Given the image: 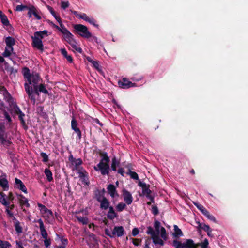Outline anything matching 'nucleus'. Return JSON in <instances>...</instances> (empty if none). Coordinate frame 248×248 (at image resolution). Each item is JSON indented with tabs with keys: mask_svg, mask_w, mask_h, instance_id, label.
I'll list each match as a JSON object with an SVG mask.
<instances>
[{
	"mask_svg": "<svg viewBox=\"0 0 248 248\" xmlns=\"http://www.w3.org/2000/svg\"><path fill=\"white\" fill-rule=\"evenodd\" d=\"M23 74L24 78L27 79V82L24 84L25 91L27 94L30 95V85L32 84V86H37L42 78L39 73L36 72H32L31 73L30 69L27 67L23 68Z\"/></svg>",
	"mask_w": 248,
	"mask_h": 248,
	"instance_id": "nucleus-1",
	"label": "nucleus"
},
{
	"mask_svg": "<svg viewBox=\"0 0 248 248\" xmlns=\"http://www.w3.org/2000/svg\"><path fill=\"white\" fill-rule=\"evenodd\" d=\"M98 154L101 157L98 164L93 167V169L96 171H100L103 176H109L110 168L109 166L110 158L108 153L101 150L98 151Z\"/></svg>",
	"mask_w": 248,
	"mask_h": 248,
	"instance_id": "nucleus-2",
	"label": "nucleus"
},
{
	"mask_svg": "<svg viewBox=\"0 0 248 248\" xmlns=\"http://www.w3.org/2000/svg\"><path fill=\"white\" fill-rule=\"evenodd\" d=\"M74 32L78 34L80 36L89 39L92 37V33L89 31L88 28L82 24H78L73 25Z\"/></svg>",
	"mask_w": 248,
	"mask_h": 248,
	"instance_id": "nucleus-3",
	"label": "nucleus"
},
{
	"mask_svg": "<svg viewBox=\"0 0 248 248\" xmlns=\"http://www.w3.org/2000/svg\"><path fill=\"white\" fill-rule=\"evenodd\" d=\"M172 246L175 248H196L195 243L191 239H186L185 241L183 243L177 239H175L172 242Z\"/></svg>",
	"mask_w": 248,
	"mask_h": 248,
	"instance_id": "nucleus-4",
	"label": "nucleus"
},
{
	"mask_svg": "<svg viewBox=\"0 0 248 248\" xmlns=\"http://www.w3.org/2000/svg\"><path fill=\"white\" fill-rule=\"evenodd\" d=\"M197 208L207 218L211 221L217 223V220L215 217L210 214L209 211L202 205L198 204H194Z\"/></svg>",
	"mask_w": 248,
	"mask_h": 248,
	"instance_id": "nucleus-5",
	"label": "nucleus"
},
{
	"mask_svg": "<svg viewBox=\"0 0 248 248\" xmlns=\"http://www.w3.org/2000/svg\"><path fill=\"white\" fill-rule=\"evenodd\" d=\"M30 91H31V94H28L29 98L31 100L33 104L36 102L35 95L39 96L40 91H38V85L37 86L30 87Z\"/></svg>",
	"mask_w": 248,
	"mask_h": 248,
	"instance_id": "nucleus-6",
	"label": "nucleus"
},
{
	"mask_svg": "<svg viewBox=\"0 0 248 248\" xmlns=\"http://www.w3.org/2000/svg\"><path fill=\"white\" fill-rule=\"evenodd\" d=\"M119 87L123 89H128L131 87H135L136 84L129 81L126 78H124L118 82Z\"/></svg>",
	"mask_w": 248,
	"mask_h": 248,
	"instance_id": "nucleus-7",
	"label": "nucleus"
},
{
	"mask_svg": "<svg viewBox=\"0 0 248 248\" xmlns=\"http://www.w3.org/2000/svg\"><path fill=\"white\" fill-rule=\"evenodd\" d=\"M32 39V46L33 47L37 48V49L42 51L43 50V45L42 40L40 38L36 37L31 36Z\"/></svg>",
	"mask_w": 248,
	"mask_h": 248,
	"instance_id": "nucleus-8",
	"label": "nucleus"
},
{
	"mask_svg": "<svg viewBox=\"0 0 248 248\" xmlns=\"http://www.w3.org/2000/svg\"><path fill=\"white\" fill-rule=\"evenodd\" d=\"M15 187L19 189L20 190L23 192L24 193H27V189L24 184V183L22 182V181L17 178H15Z\"/></svg>",
	"mask_w": 248,
	"mask_h": 248,
	"instance_id": "nucleus-9",
	"label": "nucleus"
},
{
	"mask_svg": "<svg viewBox=\"0 0 248 248\" xmlns=\"http://www.w3.org/2000/svg\"><path fill=\"white\" fill-rule=\"evenodd\" d=\"M138 186L142 188V192L146 197L151 194L152 191L150 189V185L139 181Z\"/></svg>",
	"mask_w": 248,
	"mask_h": 248,
	"instance_id": "nucleus-10",
	"label": "nucleus"
},
{
	"mask_svg": "<svg viewBox=\"0 0 248 248\" xmlns=\"http://www.w3.org/2000/svg\"><path fill=\"white\" fill-rule=\"evenodd\" d=\"M124 200L127 205H130L133 201V197L131 194L127 190L124 189L122 191Z\"/></svg>",
	"mask_w": 248,
	"mask_h": 248,
	"instance_id": "nucleus-11",
	"label": "nucleus"
},
{
	"mask_svg": "<svg viewBox=\"0 0 248 248\" xmlns=\"http://www.w3.org/2000/svg\"><path fill=\"white\" fill-rule=\"evenodd\" d=\"M108 193L112 198L118 197L119 194L117 192L116 187L113 184H109L107 187Z\"/></svg>",
	"mask_w": 248,
	"mask_h": 248,
	"instance_id": "nucleus-12",
	"label": "nucleus"
},
{
	"mask_svg": "<svg viewBox=\"0 0 248 248\" xmlns=\"http://www.w3.org/2000/svg\"><path fill=\"white\" fill-rule=\"evenodd\" d=\"M36 222L39 224V229L42 237L44 239L47 238L48 237V233L45 228L42 220L41 219H39Z\"/></svg>",
	"mask_w": 248,
	"mask_h": 248,
	"instance_id": "nucleus-13",
	"label": "nucleus"
},
{
	"mask_svg": "<svg viewBox=\"0 0 248 248\" xmlns=\"http://www.w3.org/2000/svg\"><path fill=\"white\" fill-rule=\"evenodd\" d=\"M18 200L22 208L23 206H26L27 208L30 207V205L28 202V200L22 194L18 195Z\"/></svg>",
	"mask_w": 248,
	"mask_h": 248,
	"instance_id": "nucleus-14",
	"label": "nucleus"
},
{
	"mask_svg": "<svg viewBox=\"0 0 248 248\" xmlns=\"http://www.w3.org/2000/svg\"><path fill=\"white\" fill-rule=\"evenodd\" d=\"M124 229L123 226H115L112 232L113 236L117 235L118 237H121L124 234Z\"/></svg>",
	"mask_w": 248,
	"mask_h": 248,
	"instance_id": "nucleus-15",
	"label": "nucleus"
},
{
	"mask_svg": "<svg viewBox=\"0 0 248 248\" xmlns=\"http://www.w3.org/2000/svg\"><path fill=\"white\" fill-rule=\"evenodd\" d=\"M63 34V38L68 43H70L71 41L74 39V35L67 30H64V31L62 32Z\"/></svg>",
	"mask_w": 248,
	"mask_h": 248,
	"instance_id": "nucleus-16",
	"label": "nucleus"
},
{
	"mask_svg": "<svg viewBox=\"0 0 248 248\" xmlns=\"http://www.w3.org/2000/svg\"><path fill=\"white\" fill-rule=\"evenodd\" d=\"M7 137V135L3 136L0 134V142L5 147H8L12 144V141L6 139Z\"/></svg>",
	"mask_w": 248,
	"mask_h": 248,
	"instance_id": "nucleus-17",
	"label": "nucleus"
},
{
	"mask_svg": "<svg viewBox=\"0 0 248 248\" xmlns=\"http://www.w3.org/2000/svg\"><path fill=\"white\" fill-rule=\"evenodd\" d=\"M120 165V160L117 159L115 156H114L112 158V162L111 165L110 170L116 171L117 170V168L119 167Z\"/></svg>",
	"mask_w": 248,
	"mask_h": 248,
	"instance_id": "nucleus-18",
	"label": "nucleus"
},
{
	"mask_svg": "<svg viewBox=\"0 0 248 248\" xmlns=\"http://www.w3.org/2000/svg\"><path fill=\"white\" fill-rule=\"evenodd\" d=\"M99 202L100 203V208L101 209L107 210L110 205V202L106 198H103Z\"/></svg>",
	"mask_w": 248,
	"mask_h": 248,
	"instance_id": "nucleus-19",
	"label": "nucleus"
},
{
	"mask_svg": "<svg viewBox=\"0 0 248 248\" xmlns=\"http://www.w3.org/2000/svg\"><path fill=\"white\" fill-rule=\"evenodd\" d=\"M174 232L173 233V237L178 238L183 235L182 231L176 225H174Z\"/></svg>",
	"mask_w": 248,
	"mask_h": 248,
	"instance_id": "nucleus-20",
	"label": "nucleus"
},
{
	"mask_svg": "<svg viewBox=\"0 0 248 248\" xmlns=\"http://www.w3.org/2000/svg\"><path fill=\"white\" fill-rule=\"evenodd\" d=\"M38 206L40 208V210L41 211H42L44 213L47 214L48 216H52L53 212L51 210L48 209L46 208L45 205L38 203Z\"/></svg>",
	"mask_w": 248,
	"mask_h": 248,
	"instance_id": "nucleus-21",
	"label": "nucleus"
},
{
	"mask_svg": "<svg viewBox=\"0 0 248 248\" xmlns=\"http://www.w3.org/2000/svg\"><path fill=\"white\" fill-rule=\"evenodd\" d=\"M61 52L64 58H65L67 61L72 63L73 62V58L71 55H68L67 54V52L65 48H62L61 49Z\"/></svg>",
	"mask_w": 248,
	"mask_h": 248,
	"instance_id": "nucleus-22",
	"label": "nucleus"
},
{
	"mask_svg": "<svg viewBox=\"0 0 248 248\" xmlns=\"http://www.w3.org/2000/svg\"><path fill=\"white\" fill-rule=\"evenodd\" d=\"M59 21H58L60 24V27L58 25L53 24V27L56 29H57L58 30L60 31L61 32H63L64 31V30H67V29L65 27L64 25L62 23V20L60 19V20H59Z\"/></svg>",
	"mask_w": 248,
	"mask_h": 248,
	"instance_id": "nucleus-23",
	"label": "nucleus"
},
{
	"mask_svg": "<svg viewBox=\"0 0 248 248\" xmlns=\"http://www.w3.org/2000/svg\"><path fill=\"white\" fill-rule=\"evenodd\" d=\"M158 234H157L154 237H153L152 239H153V243L155 245L159 244L160 246H163L164 245V242L163 241V240H162L161 239H160L159 238V237L158 236Z\"/></svg>",
	"mask_w": 248,
	"mask_h": 248,
	"instance_id": "nucleus-24",
	"label": "nucleus"
},
{
	"mask_svg": "<svg viewBox=\"0 0 248 248\" xmlns=\"http://www.w3.org/2000/svg\"><path fill=\"white\" fill-rule=\"evenodd\" d=\"M70 44L73 48H74L77 52L81 53L82 52V49L81 47H78L76 45V42L75 39H73V41H71L70 43H68Z\"/></svg>",
	"mask_w": 248,
	"mask_h": 248,
	"instance_id": "nucleus-25",
	"label": "nucleus"
},
{
	"mask_svg": "<svg viewBox=\"0 0 248 248\" xmlns=\"http://www.w3.org/2000/svg\"><path fill=\"white\" fill-rule=\"evenodd\" d=\"M94 198L96 200L97 202H100L101 201L103 198H106L105 196L103 195L100 193L99 192V190L97 189L94 191Z\"/></svg>",
	"mask_w": 248,
	"mask_h": 248,
	"instance_id": "nucleus-26",
	"label": "nucleus"
},
{
	"mask_svg": "<svg viewBox=\"0 0 248 248\" xmlns=\"http://www.w3.org/2000/svg\"><path fill=\"white\" fill-rule=\"evenodd\" d=\"M76 218L78 222L82 223L83 225H87L89 222L88 218L87 217L77 216Z\"/></svg>",
	"mask_w": 248,
	"mask_h": 248,
	"instance_id": "nucleus-27",
	"label": "nucleus"
},
{
	"mask_svg": "<svg viewBox=\"0 0 248 248\" xmlns=\"http://www.w3.org/2000/svg\"><path fill=\"white\" fill-rule=\"evenodd\" d=\"M45 174L47 177V179L49 182H51L53 178L52 177V173L49 169H45L44 171Z\"/></svg>",
	"mask_w": 248,
	"mask_h": 248,
	"instance_id": "nucleus-28",
	"label": "nucleus"
},
{
	"mask_svg": "<svg viewBox=\"0 0 248 248\" xmlns=\"http://www.w3.org/2000/svg\"><path fill=\"white\" fill-rule=\"evenodd\" d=\"M47 8L52 15L53 16V17L56 19V20H57V21H59V20H60V19L61 18L59 16L57 15L53 8L49 5L47 6Z\"/></svg>",
	"mask_w": 248,
	"mask_h": 248,
	"instance_id": "nucleus-29",
	"label": "nucleus"
},
{
	"mask_svg": "<svg viewBox=\"0 0 248 248\" xmlns=\"http://www.w3.org/2000/svg\"><path fill=\"white\" fill-rule=\"evenodd\" d=\"M5 42L7 46H13L15 45V40L12 37H8L6 38Z\"/></svg>",
	"mask_w": 248,
	"mask_h": 248,
	"instance_id": "nucleus-30",
	"label": "nucleus"
},
{
	"mask_svg": "<svg viewBox=\"0 0 248 248\" xmlns=\"http://www.w3.org/2000/svg\"><path fill=\"white\" fill-rule=\"evenodd\" d=\"M5 196V195L3 192H0V202L4 206H7L9 204V202L6 200Z\"/></svg>",
	"mask_w": 248,
	"mask_h": 248,
	"instance_id": "nucleus-31",
	"label": "nucleus"
},
{
	"mask_svg": "<svg viewBox=\"0 0 248 248\" xmlns=\"http://www.w3.org/2000/svg\"><path fill=\"white\" fill-rule=\"evenodd\" d=\"M14 227L16 231L18 233H20L22 232V227L20 226L19 221L14 222Z\"/></svg>",
	"mask_w": 248,
	"mask_h": 248,
	"instance_id": "nucleus-32",
	"label": "nucleus"
},
{
	"mask_svg": "<svg viewBox=\"0 0 248 248\" xmlns=\"http://www.w3.org/2000/svg\"><path fill=\"white\" fill-rule=\"evenodd\" d=\"M38 91L41 93H43L44 94H48V91L46 88L45 85L44 84H40L39 85H38Z\"/></svg>",
	"mask_w": 248,
	"mask_h": 248,
	"instance_id": "nucleus-33",
	"label": "nucleus"
},
{
	"mask_svg": "<svg viewBox=\"0 0 248 248\" xmlns=\"http://www.w3.org/2000/svg\"><path fill=\"white\" fill-rule=\"evenodd\" d=\"M126 174L127 175H129L130 176V177L132 179H133L134 180H138L139 179V176H138V174L134 171H131V170H130V169H129V171H128L126 172Z\"/></svg>",
	"mask_w": 248,
	"mask_h": 248,
	"instance_id": "nucleus-34",
	"label": "nucleus"
},
{
	"mask_svg": "<svg viewBox=\"0 0 248 248\" xmlns=\"http://www.w3.org/2000/svg\"><path fill=\"white\" fill-rule=\"evenodd\" d=\"M31 8L32 15L34 16L35 18L38 20L41 19V16L39 15L38 12L36 8L33 5H31Z\"/></svg>",
	"mask_w": 248,
	"mask_h": 248,
	"instance_id": "nucleus-35",
	"label": "nucleus"
},
{
	"mask_svg": "<svg viewBox=\"0 0 248 248\" xmlns=\"http://www.w3.org/2000/svg\"><path fill=\"white\" fill-rule=\"evenodd\" d=\"M11 246V245L9 242L0 239V248H9Z\"/></svg>",
	"mask_w": 248,
	"mask_h": 248,
	"instance_id": "nucleus-36",
	"label": "nucleus"
},
{
	"mask_svg": "<svg viewBox=\"0 0 248 248\" xmlns=\"http://www.w3.org/2000/svg\"><path fill=\"white\" fill-rule=\"evenodd\" d=\"M208 244V241L207 239H205L203 242L195 244L196 248H197L199 246H201L202 248H207Z\"/></svg>",
	"mask_w": 248,
	"mask_h": 248,
	"instance_id": "nucleus-37",
	"label": "nucleus"
},
{
	"mask_svg": "<svg viewBox=\"0 0 248 248\" xmlns=\"http://www.w3.org/2000/svg\"><path fill=\"white\" fill-rule=\"evenodd\" d=\"M73 163H74L75 169L78 170V167L83 163V161L81 158L74 159V160L72 162L73 164Z\"/></svg>",
	"mask_w": 248,
	"mask_h": 248,
	"instance_id": "nucleus-38",
	"label": "nucleus"
},
{
	"mask_svg": "<svg viewBox=\"0 0 248 248\" xmlns=\"http://www.w3.org/2000/svg\"><path fill=\"white\" fill-rule=\"evenodd\" d=\"M147 233L148 234H150L151 235L152 238L153 237H154L156 235H157V233H155L153 228L151 226H148L147 227Z\"/></svg>",
	"mask_w": 248,
	"mask_h": 248,
	"instance_id": "nucleus-39",
	"label": "nucleus"
},
{
	"mask_svg": "<svg viewBox=\"0 0 248 248\" xmlns=\"http://www.w3.org/2000/svg\"><path fill=\"white\" fill-rule=\"evenodd\" d=\"M126 207V204L123 202L119 203L116 208L118 212H122Z\"/></svg>",
	"mask_w": 248,
	"mask_h": 248,
	"instance_id": "nucleus-40",
	"label": "nucleus"
},
{
	"mask_svg": "<svg viewBox=\"0 0 248 248\" xmlns=\"http://www.w3.org/2000/svg\"><path fill=\"white\" fill-rule=\"evenodd\" d=\"M160 232H161L160 236H161V238L163 240H166L167 239V235L166 234V231L165 228H164L163 227H162L160 229Z\"/></svg>",
	"mask_w": 248,
	"mask_h": 248,
	"instance_id": "nucleus-41",
	"label": "nucleus"
},
{
	"mask_svg": "<svg viewBox=\"0 0 248 248\" xmlns=\"http://www.w3.org/2000/svg\"><path fill=\"white\" fill-rule=\"evenodd\" d=\"M29 8H30V6H28L27 5H22V4L18 5L16 7V10L17 11H24L25 10H28V9H29Z\"/></svg>",
	"mask_w": 248,
	"mask_h": 248,
	"instance_id": "nucleus-42",
	"label": "nucleus"
},
{
	"mask_svg": "<svg viewBox=\"0 0 248 248\" xmlns=\"http://www.w3.org/2000/svg\"><path fill=\"white\" fill-rule=\"evenodd\" d=\"M15 111L17 115H18L19 118H24L25 116V114L21 111L20 108L17 106H16L15 108Z\"/></svg>",
	"mask_w": 248,
	"mask_h": 248,
	"instance_id": "nucleus-43",
	"label": "nucleus"
},
{
	"mask_svg": "<svg viewBox=\"0 0 248 248\" xmlns=\"http://www.w3.org/2000/svg\"><path fill=\"white\" fill-rule=\"evenodd\" d=\"M107 217L109 219L113 220L118 217V214L115 212H114V213H109V212H108Z\"/></svg>",
	"mask_w": 248,
	"mask_h": 248,
	"instance_id": "nucleus-44",
	"label": "nucleus"
},
{
	"mask_svg": "<svg viewBox=\"0 0 248 248\" xmlns=\"http://www.w3.org/2000/svg\"><path fill=\"white\" fill-rule=\"evenodd\" d=\"M1 23L3 24V25L8 26L10 25L9 21L5 15L3 17H2L0 18Z\"/></svg>",
	"mask_w": 248,
	"mask_h": 248,
	"instance_id": "nucleus-45",
	"label": "nucleus"
},
{
	"mask_svg": "<svg viewBox=\"0 0 248 248\" xmlns=\"http://www.w3.org/2000/svg\"><path fill=\"white\" fill-rule=\"evenodd\" d=\"M0 134L3 136L7 135L5 133V126L4 124L1 123H0Z\"/></svg>",
	"mask_w": 248,
	"mask_h": 248,
	"instance_id": "nucleus-46",
	"label": "nucleus"
},
{
	"mask_svg": "<svg viewBox=\"0 0 248 248\" xmlns=\"http://www.w3.org/2000/svg\"><path fill=\"white\" fill-rule=\"evenodd\" d=\"M78 123L76 120L73 118L72 121H71V128L72 130H74L75 129L78 128Z\"/></svg>",
	"mask_w": 248,
	"mask_h": 248,
	"instance_id": "nucleus-47",
	"label": "nucleus"
},
{
	"mask_svg": "<svg viewBox=\"0 0 248 248\" xmlns=\"http://www.w3.org/2000/svg\"><path fill=\"white\" fill-rule=\"evenodd\" d=\"M132 243L136 246H140L141 244L142 240L140 239L132 238Z\"/></svg>",
	"mask_w": 248,
	"mask_h": 248,
	"instance_id": "nucleus-48",
	"label": "nucleus"
},
{
	"mask_svg": "<svg viewBox=\"0 0 248 248\" xmlns=\"http://www.w3.org/2000/svg\"><path fill=\"white\" fill-rule=\"evenodd\" d=\"M160 223L158 220H155L154 222V227L156 231L157 234H159Z\"/></svg>",
	"mask_w": 248,
	"mask_h": 248,
	"instance_id": "nucleus-49",
	"label": "nucleus"
},
{
	"mask_svg": "<svg viewBox=\"0 0 248 248\" xmlns=\"http://www.w3.org/2000/svg\"><path fill=\"white\" fill-rule=\"evenodd\" d=\"M40 155L43 158L42 161L43 162H46L48 161V157L46 153L42 152L40 154Z\"/></svg>",
	"mask_w": 248,
	"mask_h": 248,
	"instance_id": "nucleus-50",
	"label": "nucleus"
},
{
	"mask_svg": "<svg viewBox=\"0 0 248 248\" xmlns=\"http://www.w3.org/2000/svg\"><path fill=\"white\" fill-rule=\"evenodd\" d=\"M44 243L46 248L49 247L51 243L50 238H48V237L47 238H44Z\"/></svg>",
	"mask_w": 248,
	"mask_h": 248,
	"instance_id": "nucleus-51",
	"label": "nucleus"
},
{
	"mask_svg": "<svg viewBox=\"0 0 248 248\" xmlns=\"http://www.w3.org/2000/svg\"><path fill=\"white\" fill-rule=\"evenodd\" d=\"M152 213L155 216L158 214L159 211H158V207H157L156 205H154L152 206Z\"/></svg>",
	"mask_w": 248,
	"mask_h": 248,
	"instance_id": "nucleus-52",
	"label": "nucleus"
},
{
	"mask_svg": "<svg viewBox=\"0 0 248 248\" xmlns=\"http://www.w3.org/2000/svg\"><path fill=\"white\" fill-rule=\"evenodd\" d=\"M61 241L62 245L59 246L60 247H64V248H65L68 243V239L64 237L62 238Z\"/></svg>",
	"mask_w": 248,
	"mask_h": 248,
	"instance_id": "nucleus-53",
	"label": "nucleus"
},
{
	"mask_svg": "<svg viewBox=\"0 0 248 248\" xmlns=\"http://www.w3.org/2000/svg\"><path fill=\"white\" fill-rule=\"evenodd\" d=\"M73 130L77 134L78 139L81 140L82 138V134L80 129L79 128H78L74 129Z\"/></svg>",
	"mask_w": 248,
	"mask_h": 248,
	"instance_id": "nucleus-54",
	"label": "nucleus"
},
{
	"mask_svg": "<svg viewBox=\"0 0 248 248\" xmlns=\"http://www.w3.org/2000/svg\"><path fill=\"white\" fill-rule=\"evenodd\" d=\"M19 119L20 120V121L21 122V123L22 124V125L23 128L25 130H27L28 128V127L25 123L24 118H19Z\"/></svg>",
	"mask_w": 248,
	"mask_h": 248,
	"instance_id": "nucleus-55",
	"label": "nucleus"
},
{
	"mask_svg": "<svg viewBox=\"0 0 248 248\" xmlns=\"http://www.w3.org/2000/svg\"><path fill=\"white\" fill-rule=\"evenodd\" d=\"M94 27H98V25L96 24V21L93 18H90L87 21Z\"/></svg>",
	"mask_w": 248,
	"mask_h": 248,
	"instance_id": "nucleus-56",
	"label": "nucleus"
},
{
	"mask_svg": "<svg viewBox=\"0 0 248 248\" xmlns=\"http://www.w3.org/2000/svg\"><path fill=\"white\" fill-rule=\"evenodd\" d=\"M69 3L68 1H62L61 2V7L62 9H65L69 6Z\"/></svg>",
	"mask_w": 248,
	"mask_h": 248,
	"instance_id": "nucleus-57",
	"label": "nucleus"
},
{
	"mask_svg": "<svg viewBox=\"0 0 248 248\" xmlns=\"http://www.w3.org/2000/svg\"><path fill=\"white\" fill-rule=\"evenodd\" d=\"M78 173L79 177L80 178H83L86 176V172L85 170H84V171H82L80 170H79Z\"/></svg>",
	"mask_w": 248,
	"mask_h": 248,
	"instance_id": "nucleus-58",
	"label": "nucleus"
},
{
	"mask_svg": "<svg viewBox=\"0 0 248 248\" xmlns=\"http://www.w3.org/2000/svg\"><path fill=\"white\" fill-rule=\"evenodd\" d=\"M11 52L10 50H8L7 48L5 49V51L3 53L2 55L4 57H7L11 55Z\"/></svg>",
	"mask_w": 248,
	"mask_h": 248,
	"instance_id": "nucleus-59",
	"label": "nucleus"
},
{
	"mask_svg": "<svg viewBox=\"0 0 248 248\" xmlns=\"http://www.w3.org/2000/svg\"><path fill=\"white\" fill-rule=\"evenodd\" d=\"M3 114L5 118L8 122H11L12 121L11 118L7 112L4 111Z\"/></svg>",
	"mask_w": 248,
	"mask_h": 248,
	"instance_id": "nucleus-60",
	"label": "nucleus"
},
{
	"mask_svg": "<svg viewBox=\"0 0 248 248\" xmlns=\"http://www.w3.org/2000/svg\"><path fill=\"white\" fill-rule=\"evenodd\" d=\"M44 108L42 106H39L37 108V110L39 111L40 114L42 116H44V115H46V113L43 111Z\"/></svg>",
	"mask_w": 248,
	"mask_h": 248,
	"instance_id": "nucleus-61",
	"label": "nucleus"
},
{
	"mask_svg": "<svg viewBox=\"0 0 248 248\" xmlns=\"http://www.w3.org/2000/svg\"><path fill=\"white\" fill-rule=\"evenodd\" d=\"M36 35H40L41 34L42 35H46V36H48V31L47 30H44L43 31H39L35 32Z\"/></svg>",
	"mask_w": 248,
	"mask_h": 248,
	"instance_id": "nucleus-62",
	"label": "nucleus"
},
{
	"mask_svg": "<svg viewBox=\"0 0 248 248\" xmlns=\"http://www.w3.org/2000/svg\"><path fill=\"white\" fill-rule=\"evenodd\" d=\"M139 232V229L137 228H134L132 231V234L133 236H136Z\"/></svg>",
	"mask_w": 248,
	"mask_h": 248,
	"instance_id": "nucleus-63",
	"label": "nucleus"
},
{
	"mask_svg": "<svg viewBox=\"0 0 248 248\" xmlns=\"http://www.w3.org/2000/svg\"><path fill=\"white\" fill-rule=\"evenodd\" d=\"M202 229L206 232H208L211 229L209 225H206L205 224H203L202 227Z\"/></svg>",
	"mask_w": 248,
	"mask_h": 248,
	"instance_id": "nucleus-64",
	"label": "nucleus"
}]
</instances>
